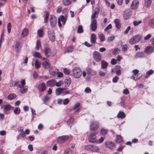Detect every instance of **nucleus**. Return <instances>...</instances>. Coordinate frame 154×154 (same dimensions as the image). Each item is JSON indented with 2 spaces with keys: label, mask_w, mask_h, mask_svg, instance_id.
I'll use <instances>...</instances> for the list:
<instances>
[{
  "label": "nucleus",
  "mask_w": 154,
  "mask_h": 154,
  "mask_svg": "<svg viewBox=\"0 0 154 154\" xmlns=\"http://www.w3.org/2000/svg\"><path fill=\"white\" fill-rule=\"evenodd\" d=\"M85 149L86 150L90 151L93 152H98L100 151L99 148L97 146L94 145H86L85 146Z\"/></svg>",
  "instance_id": "1"
},
{
  "label": "nucleus",
  "mask_w": 154,
  "mask_h": 154,
  "mask_svg": "<svg viewBox=\"0 0 154 154\" xmlns=\"http://www.w3.org/2000/svg\"><path fill=\"white\" fill-rule=\"evenodd\" d=\"M73 75L76 79L79 78L82 75V71L81 69L78 67H75L72 70Z\"/></svg>",
  "instance_id": "2"
},
{
  "label": "nucleus",
  "mask_w": 154,
  "mask_h": 154,
  "mask_svg": "<svg viewBox=\"0 0 154 154\" xmlns=\"http://www.w3.org/2000/svg\"><path fill=\"white\" fill-rule=\"evenodd\" d=\"M105 147L111 150H113L116 148V144L113 142L108 141L104 143Z\"/></svg>",
  "instance_id": "3"
},
{
  "label": "nucleus",
  "mask_w": 154,
  "mask_h": 154,
  "mask_svg": "<svg viewBox=\"0 0 154 154\" xmlns=\"http://www.w3.org/2000/svg\"><path fill=\"white\" fill-rule=\"evenodd\" d=\"M96 134L95 132H91L88 138V141L91 143H94L97 142L96 136Z\"/></svg>",
  "instance_id": "4"
},
{
  "label": "nucleus",
  "mask_w": 154,
  "mask_h": 154,
  "mask_svg": "<svg viewBox=\"0 0 154 154\" xmlns=\"http://www.w3.org/2000/svg\"><path fill=\"white\" fill-rule=\"evenodd\" d=\"M98 123L96 121H93L90 123V128L91 130H96L99 127Z\"/></svg>",
  "instance_id": "5"
},
{
  "label": "nucleus",
  "mask_w": 154,
  "mask_h": 154,
  "mask_svg": "<svg viewBox=\"0 0 154 154\" xmlns=\"http://www.w3.org/2000/svg\"><path fill=\"white\" fill-rule=\"evenodd\" d=\"M69 138V137L68 135H64L58 137L57 138L56 140L57 143H61L67 140Z\"/></svg>",
  "instance_id": "6"
},
{
  "label": "nucleus",
  "mask_w": 154,
  "mask_h": 154,
  "mask_svg": "<svg viewBox=\"0 0 154 154\" xmlns=\"http://www.w3.org/2000/svg\"><path fill=\"white\" fill-rule=\"evenodd\" d=\"M48 37L50 40L51 42H54L55 41V38L54 31L52 30L48 29Z\"/></svg>",
  "instance_id": "7"
},
{
  "label": "nucleus",
  "mask_w": 154,
  "mask_h": 154,
  "mask_svg": "<svg viewBox=\"0 0 154 154\" xmlns=\"http://www.w3.org/2000/svg\"><path fill=\"white\" fill-rule=\"evenodd\" d=\"M93 57L97 62H100L102 59V57L100 54L97 51H95L93 52Z\"/></svg>",
  "instance_id": "8"
},
{
  "label": "nucleus",
  "mask_w": 154,
  "mask_h": 154,
  "mask_svg": "<svg viewBox=\"0 0 154 154\" xmlns=\"http://www.w3.org/2000/svg\"><path fill=\"white\" fill-rule=\"evenodd\" d=\"M51 25L52 27H54L57 23V20L56 17L53 15H51L50 19Z\"/></svg>",
  "instance_id": "9"
},
{
  "label": "nucleus",
  "mask_w": 154,
  "mask_h": 154,
  "mask_svg": "<svg viewBox=\"0 0 154 154\" xmlns=\"http://www.w3.org/2000/svg\"><path fill=\"white\" fill-rule=\"evenodd\" d=\"M46 89V87L44 82H42L39 84L38 86V89L40 92L45 91Z\"/></svg>",
  "instance_id": "10"
},
{
  "label": "nucleus",
  "mask_w": 154,
  "mask_h": 154,
  "mask_svg": "<svg viewBox=\"0 0 154 154\" xmlns=\"http://www.w3.org/2000/svg\"><path fill=\"white\" fill-rule=\"evenodd\" d=\"M58 71V69L56 67L53 66L51 67L49 70L50 74L53 76L56 75Z\"/></svg>",
  "instance_id": "11"
},
{
  "label": "nucleus",
  "mask_w": 154,
  "mask_h": 154,
  "mask_svg": "<svg viewBox=\"0 0 154 154\" xmlns=\"http://www.w3.org/2000/svg\"><path fill=\"white\" fill-rule=\"evenodd\" d=\"M91 29L93 31H95L97 28V21L95 19H93L91 22L90 25Z\"/></svg>",
  "instance_id": "12"
},
{
  "label": "nucleus",
  "mask_w": 154,
  "mask_h": 154,
  "mask_svg": "<svg viewBox=\"0 0 154 154\" xmlns=\"http://www.w3.org/2000/svg\"><path fill=\"white\" fill-rule=\"evenodd\" d=\"M44 52L45 56L47 57H49L51 54L50 48L47 46H45Z\"/></svg>",
  "instance_id": "13"
},
{
  "label": "nucleus",
  "mask_w": 154,
  "mask_h": 154,
  "mask_svg": "<svg viewBox=\"0 0 154 154\" xmlns=\"http://www.w3.org/2000/svg\"><path fill=\"white\" fill-rule=\"evenodd\" d=\"M18 87L20 88V91L22 93H25L27 91V90L28 88V86L27 85L22 86L20 85H18Z\"/></svg>",
  "instance_id": "14"
},
{
  "label": "nucleus",
  "mask_w": 154,
  "mask_h": 154,
  "mask_svg": "<svg viewBox=\"0 0 154 154\" xmlns=\"http://www.w3.org/2000/svg\"><path fill=\"white\" fill-rule=\"evenodd\" d=\"M56 84V81L54 79L50 80L46 82L47 86L48 87H52L54 86Z\"/></svg>",
  "instance_id": "15"
},
{
  "label": "nucleus",
  "mask_w": 154,
  "mask_h": 154,
  "mask_svg": "<svg viewBox=\"0 0 154 154\" xmlns=\"http://www.w3.org/2000/svg\"><path fill=\"white\" fill-rule=\"evenodd\" d=\"M154 51L153 47L150 46L147 47L145 50V52L147 54H150Z\"/></svg>",
  "instance_id": "16"
},
{
  "label": "nucleus",
  "mask_w": 154,
  "mask_h": 154,
  "mask_svg": "<svg viewBox=\"0 0 154 154\" xmlns=\"http://www.w3.org/2000/svg\"><path fill=\"white\" fill-rule=\"evenodd\" d=\"M42 65L43 68L45 69H48L49 68L50 63L49 61L47 60H45L42 63Z\"/></svg>",
  "instance_id": "17"
},
{
  "label": "nucleus",
  "mask_w": 154,
  "mask_h": 154,
  "mask_svg": "<svg viewBox=\"0 0 154 154\" xmlns=\"http://www.w3.org/2000/svg\"><path fill=\"white\" fill-rule=\"evenodd\" d=\"M21 44L20 42H17L15 45V51L17 53L19 52L21 48Z\"/></svg>",
  "instance_id": "18"
},
{
  "label": "nucleus",
  "mask_w": 154,
  "mask_h": 154,
  "mask_svg": "<svg viewBox=\"0 0 154 154\" xmlns=\"http://www.w3.org/2000/svg\"><path fill=\"white\" fill-rule=\"evenodd\" d=\"M91 42L93 44L95 43L96 41V36L94 34H91L90 38Z\"/></svg>",
  "instance_id": "19"
},
{
  "label": "nucleus",
  "mask_w": 154,
  "mask_h": 154,
  "mask_svg": "<svg viewBox=\"0 0 154 154\" xmlns=\"http://www.w3.org/2000/svg\"><path fill=\"white\" fill-rule=\"evenodd\" d=\"M11 106L9 104L5 105L3 111L4 113L5 114H6V112L9 111L11 109Z\"/></svg>",
  "instance_id": "20"
},
{
  "label": "nucleus",
  "mask_w": 154,
  "mask_h": 154,
  "mask_svg": "<svg viewBox=\"0 0 154 154\" xmlns=\"http://www.w3.org/2000/svg\"><path fill=\"white\" fill-rule=\"evenodd\" d=\"M117 116L118 118H120L122 119L125 117V115L123 112L121 111L119 113Z\"/></svg>",
  "instance_id": "21"
},
{
  "label": "nucleus",
  "mask_w": 154,
  "mask_h": 154,
  "mask_svg": "<svg viewBox=\"0 0 154 154\" xmlns=\"http://www.w3.org/2000/svg\"><path fill=\"white\" fill-rule=\"evenodd\" d=\"M152 0H145V6L146 7H149L151 4Z\"/></svg>",
  "instance_id": "22"
},
{
  "label": "nucleus",
  "mask_w": 154,
  "mask_h": 154,
  "mask_svg": "<svg viewBox=\"0 0 154 154\" xmlns=\"http://www.w3.org/2000/svg\"><path fill=\"white\" fill-rule=\"evenodd\" d=\"M49 15V13L48 12L45 11L44 18V22L45 23H46L48 21Z\"/></svg>",
  "instance_id": "23"
},
{
  "label": "nucleus",
  "mask_w": 154,
  "mask_h": 154,
  "mask_svg": "<svg viewBox=\"0 0 154 154\" xmlns=\"http://www.w3.org/2000/svg\"><path fill=\"white\" fill-rule=\"evenodd\" d=\"M116 27L117 29H119L121 27L120 20L119 19H116L114 21Z\"/></svg>",
  "instance_id": "24"
},
{
  "label": "nucleus",
  "mask_w": 154,
  "mask_h": 154,
  "mask_svg": "<svg viewBox=\"0 0 154 154\" xmlns=\"http://www.w3.org/2000/svg\"><path fill=\"white\" fill-rule=\"evenodd\" d=\"M38 36L40 37L43 36L44 35V32L43 29H41L38 30Z\"/></svg>",
  "instance_id": "25"
},
{
  "label": "nucleus",
  "mask_w": 154,
  "mask_h": 154,
  "mask_svg": "<svg viewBox=\"0 0 154 154\" xmlns=\"http://www.w3.org/2000/svg\"><path fill=\"white\" fill-rule=\"evenodd\" d=\"M63 88H57L56 90V93L57 95H60L62 93V91H63Z\"/></svg>",
  "instance_id": "26"
},
{
  "label": "nucleus",
  "mask_w": 154,
  "mask_h": 154,
  "mask_svg": "<svg viewBox=\"0 0 154 154\" xmlns=\"http://www.w3.org/2000/svg\"><path fill=\"white\" fill-rule=\"evenodd\" d=\"M28 33V30L27 28H25L22 31L21 35L23 37H25L26 36Z\"/></svg>",
  "instance_id": "27"
},
{
  "label": "nucleus",
  "mask_w": 154,
  "mask_h": 154,
  "mask_svg": "<svg viewBox=\"0 0 154 154\" xmlns=\"http://www.w3.org/2000/svg\"><path fill=\"white\" fill-rule=\"evenodd\" d=\"M98 36L101 42H103L105 40V36L102 33L98 34Z\"/></svg>",
  "instance_id": "28"
},
{
  "label": "nucleus",
  "mask_w": 154,
  "mask_h": 154,
  "mask_svg": "<svg viewBox=\"0 0 154 154\" xmlns=\"http://www.w3.org/2000/svg\"><path fill=\"white\" fill-rule=\"evenodd\" d=\"M16 97V95L14 93L10 94L8 97V99L9 100H11L14 99Z\"/></svg>",
  "instance_id": "29"
},
{
  "label": "nucleus",
  "mask_w": 154,
  "mask_h": 154,
  "mask_svg": "<svg viewBox=\"0 0 154 154\" xmlns=\"http://www.w3.org/2000/svg\"><path fill=\"white\" fill-rule=\"evenodd\" d=\"M131 13H130L125 12L124 15V17L125 20H127L129 19Z\"/></svg>",
  "instance_id": "30"
},
{
  "label": "nucleus",
  "mask_w": 154,
  "mask_h": 154,
  "mask_svg": "<svg viewBox=\"0 0 154 154\" xmlns=\"http://www.w3.org/2000/svg\"><path fill=\"white\" fill-rule=\"evenodd\" d=\"M144 54L143 52H140L136 53L135 58L142 57L144 56Z\"/></svg>",
  "instance_id": "31"
},
{
  "label": "nucleus",
  "mask_w": 154,
  "mask_h": 154,
  "mask_svg": "<svg viewBox=\"0 0 154 154\" xmlns=\"http://www.w3.org/2000/svg\"><path fill=\"white\" fill-rule=\"evenodd\" d=\"M108 65L107 63L105 61L102 60L101 61V66L103 69L106 68Z\"/></svg>",
  "instance_id": "32"
},
{
  "label": "nucleus",
  "mask_w": 154,
  "mask_h": 154,
  "mask_svg": "<svg viewBox=\"0 0 154 154\" xmlns=\"http://www.w3.org/2000/svg\"><path fill=\"white\" fill-rule=\"evenodd\" d=\"M41 63L37 60H35V65L36 69H38L40 68L41 66Z\"/></svg>",
  "instance_id": "33"
},
{
  "label": "nucleus",
  "mask_w": 154,
  "mask_h": 154,
  "mask_svg": "<svg viewBox=\"0 0 154 154\" xmlns=\"http://www.w3.org/2000/svg\"><path fill=\"white\" fill-rule=\"evenodd\" d=\"M99 12V11H95L94 13L91 16V18L92 19H94V18H96V15H97Z\"/></svg>",
  "instance_id": "34"
},
{
  "label": "nucleus",
  "mask_w": 154,
  "mask_h": 154,
  "mask_svg": "<svg viewBox=\"0 0 154 154\" xmlns=\"http://www.w3.org/2000/svg\"><path fill=\"white\" fill-rule=\"evenodd\" d=\"M33 56L36 57H37L39 58H42V56L38 52H35L33 54Z\"/></svg>",
  "instance_id": "35"
},
{
  "label": "nucleus",
  "mask_w": 154,
  "mask_h": 154,
  "mask_svg": "<svg viewBox=\"0 0 154 154\" xmlns=\"http://www.w3.org/2000/svg\"><path fill=\"white\" fill-rule=\"evenodd\" d=\"M149 25L151 27L154 28V19L150 20L149 23Z\"/></svg>",
  "instance_id": "36"
},
{
  "label": "nucleus",
  "mask_w": 154,
  "mask_h": 154,
  "mask_svg": "<svg viewBox=\"0 0 154 154\" xmlns=\"http://www.w3.org/2000/svg\"><path fill=\"white\" fill-rule=\"evenodd\" d=\"M107 132V130L103 128L101 130L100 134L103 135H105Z\"/></svg>",
  "instance_id": "37"
},
{
  "label": "nucleus",
  "mask_w": 154,
  "mask_h": 154,
  "mask_svg": "<svg viewBox=\"0 0 154 154\" xmlns=\"http://www.w3.org/2000/svg\"><path fill=\"white\" fill-rule=\"evenodd\" d=\"M120 51V50L118 48H115L113 51L112 53L114 55H116L119 54Z\"/></svg>",
  "instance_id": "38"
},
{
  "label": "nucleus",
  "mask_w": 154,
  "mask_h": 154,
  "mask_svg": "<svg viewBox=\"0 0 154 154\" xmlns=\"http://www.w3.org/2000/svg\"><path fill=\"white\" fill-rule=\"evenodd\" d=\"M153 71L152 69H150L149 71H147L146 72V74L148 75L146 76L145 77V78H148L149 75L153 73Z\"/></svg>",
  "instance_id": "39"
},
{
  "label": "nucleus",
  "mask_w": 154,
  "mask_h": 154,
  "mask_svg": "<svg viewBox=\"0 0 154 154\" xmlns=\"http://www.w3.org/2000/svg\"><path fill=\"white\" fill-rule=\"evenodd\" d=\"M77 32L79 33H82L83 32L82 27L81 26H79L77 29Z\"/></svg>",
  "instance_id": "40"
},
{
  "label": "nucleus",
  "mask_w": 154,
  "mask_h": 154,
  "mask_svg": "<svg viewBox=\"0 0 154 154\" xmlns=\"http://www.w3.org/2000/svg\"><path fill=\"white\" fill-rule=\"evenodd\" d=\"M71 2V0H63V4L66 6L69 5Z\"/></svg>",
  "instance_id": "41"
},
{
  "label": "nucleus",
  "mask_w": 154,
  "mask_h": 154,
  "mask_svg": "<svg viewBox=\"0 0 154 154\" xmlns=\"http://www.w3.org/2000/svg\"><path fill=\"white\" fill-rule=\"evenodd\" d=\"M7 30L8 33H10L11 32V23H9L7 25Z\"/></svg>",
  "instance_id": "42"
},
{
  "label": "nucleus",
  "mask_w": 154,
  "mask_h": 154,
  "mask_svg": "<svg viewBox=\"0 0 154 154\" xmlns=\"http://www.w3.org/2000/svg\"><path fill=\"white\" fill-rule=\"evenodd\" d=\"M65 82L66 84L67 85L69 86L71 83V80L70 78H67L65 79Z\"/></svg>",
  "instance_id": "43"
},
{
  "label": "nucleus",
  "mask_w": 154,
  "mask_h": 154,
  "mask_svg": "<svg viewBox=\"0 0 154 154\" xmlns=\"http://www.w3.org/2000/svg\"><path fill=\"white\" fill-rule=\"evenodd\" d=\"M116 141L118 143H119L122 142V139L121 136L119 135L116 136Z\"/></svg>",
  "instance_id": "44"
},
{
  "label": "nucleus",
  "mask_w": 154,
  "mask_h": 154,
  "mask_svg": "<svg viewBox=\"0 0 154 154\" xmlns=\"http://www.w3.org/2000/svg\"><path fill=\"white\" fill-rule=\"evenodd\" d=\"M41 46L40 41V40H38L36 42V48L37 50H38Z\"/></svg>",
  "instance_id": "45"
},
{
  "label": "nucleus",
  "mask_w": 154,
  "mask_h": 154,
  "mask_svg": "<svg viewBox=\"0 0 154 154\" xmlns=\"http://www.w3.org/2000/svg\"><path fill=\"white\" fill-rule=\"evenodd\" d=\"M74 120V117L73 116H71L67 122L69 125H70L72 123Z\"/></svg>",
  "instance_id": "46"
},
{
  "label": "nucleus",
  "mask_w": 154,
  "mask_h": 154,
  "mask_svg": "<svg viewBox=\"0 0 154 154\" xmlns=\"http://www.w3.org/2000/svg\"><path fill=\"white\" fill-rule=\"evenodd\" d=\"M14 112L16 115L20 113V109L17 107H16L14 109Z\"/></svg>",
  "instance_id": "47"
},
{
  "label": "nucleus",
  "mask_w": 154,
  "mask_h": 154,
  "mask_svg": "<svg viewBox=\"0 0 154 154\" xmlns=\"http://www.w3.org/2000/svg\"><path fill=\"white\" fill-rule=\"evenodd\" d=\"M60 17L61 21L63 22V24H64L66 20V18L64 17L62 15H61Z\"/></svg>",
  "instance_id": "48"
},
{
  "label": "nucleus",
  "mask_w": 154,
  "mask_h": 154,
  "mask_svg": "<svg viewBox=\"0 0 154 154\" xmlns=\"http://www.w3.org/2000/svg\"><path fill=\"white\" fill-rule=\"evenodd\" d=\"M141 36L140 35H137L135 36V43L139 42L141 39Z\"/></svg>",
  "instance_id": "49"
},
{
  "label": "nucleus",
  "mask_w": 154,
  "mask_h": 154,
  "mask_svg": "<svg viewBox=\"0 0 154 154\" xmlns=\"http://www.w3.org/2000/svg\"><path fill=\"white\" fill-rule=\"evenodd\" d=\"M72 46H70L68 47L65 52H71L72 51Z\"/></svg>",
  "instance_id": "50"
},
{
  "label": "nucleus",
  "mask_w": 154,
  "mask_h": 154,
  "mask_svg": "<svg viewBox=\"0 0 154 154\" xmlns=\"http://www.w3.org/2000/svg\"><path fill=\"white\" fill-rule=\"evenodd\" d=\"M72 152V150L70 149H67L64 151L65 154H71Z\"/></svg>",
  "instance_id": "51"
},
{
  "label": "nucleus",
  "mask_w": 154,
  "mask_h": 154,
  "mask_svg": "<svg viewBox=\"0 0 154 154\" xmlns=\"http://www.w3.org/2000/svg\"><path fill=\"white\" fill-rule=\"evenodd\" d=\"M115 37L114 36H112L109 37L107 39V41L108 42H110L113 41L115 38Z\"/></svg>",
  "instance_id": "52"
},
{
  "label": "nucleus",
  "mask_w": 154,
  "mask_h": 154,
  "mask_svg": "<svg viewBox=\"0 0 154 154\" xmlns=\"http://www.w3.org/2000/svg\"><path fill=\"white\" fill-rule=\"evenodd\" d=\"M129 43L131 44H134L135 43V38L133 37L131 38L129 40Z\"/></svg>",
  "instance_id": "53"
},
{
  "label": "nucleus",
  "mask_w": 154,
  "mask_h": 154,
  "mask_svg": "<svg viewBox=\"0 0 154 154\" xmlns=\"http://www.w3.org/2000/svg\"><path fill=\"white\" fill-rule=\"evenodd\" d=\"M44 99L43 100V101L45 103H46L47 101L50 99V97L47 95L45 96L44 97Z\"/></svg>",
  "instance_id": "54"
},
{
  "label": "nucleus",
  "mask_w": 154,
  "mask_h": 154,
  "mask_svg": "<svg viewBox=\"0 0 154 154\" xmlns=\"http://www.w3.org/2000/svg\"><path fill=\"white\" fill-rule=\"evenodd\" d=\"M119 79V77L117 76H115L112 79V82L113 83H116L117 82Z\"/></svg>",
  "instance_id": "55"
},
{
  "label": "nucleus",
  "mask_w": 154,
  "mask_h": 154,
  "mask_svg": "<svg viewBox=\"0 0 154 154\" xmlns=\"http://www.w3.org/2000/svg\"><path fill=\"white\" fill-rule=\"evenodd\" d=\"M69 102V100L68 98H66L63 101V103L64 105L67 104Z\"/></svg>",
  "instance_id": "56"
},
{
  "label": "nucleus",
  "mask_w": 154,
  "mask_h": 154,
  "mask_svg": "<svg viewBox=\"0 0 154 154\" xmlns=\"http://www.w3.org/2000/svg\"><path fill=\"white\" fill-rule=\"evenodd\" d=\"M63 72L64 73L67 75H68L70 73V71L69 70L67 69L64 68L63 69Z\"/></svg>",
  "instance_id": "57"
},
{
  "label": "nucleus",
  "mask_w": 154,
  "mask_h": 154,
  "mask_svg": "<svg viewBox=\"0 0 154 154\" xmlns=\"http://www.w3.org/2000/svg\"><path fill=\"white\" fill-rule=\"evenodd\" d=\"M112 27L111 24H109L104 29L105 31H107L108 29H111Z\"/></svg>",
  "instance_id": "58"
},
{
  "label": "nucleus",
  "mask_w": 154,
  "mask_h": 154,
  "mask_svg": "<svg viewBox=\"0 0 154 154\" xmlns=\"http://www.w3.org/2000/svg\"><path fill=\"white\" fill-rule=\"evenodd\" d=\"M80 105V104L79 103H76L75 105L73 108V109L74 110L79 107Z\"/></svg>",
  "instance_id": "59"
},
{
  "label": "nucleus",
  "mask_w": 154,
  "mask_h": 154,
  "mask_svg": "<svg viewBox=\"0 0 154 154\" xmlns=\"http://www.w3.org/2000/svg\"><path fill=\"white\" fill-rule=\"evenodd\" d=\"M63 91H62V93L63 94V95L68 94L69 93V92L66 90V88H63Z\"/></svg>",
  "instance_id": "60"
},
{
  "label": "nucleus",
  "mask_w": 154,
  "mask_h": 154,
  "mask_svg": "<svg viewBox=\"0 0 154 154\" xmlns=\"http://www.w3.org/2000/svg\"><path fill=\"white\" fill-rule=\"evenodd\" d=\"M131 29V27L130 26H128L126 30L125 31L124 33L125 34H128V33L129 31Z\"/></svg>",
  "instance_id": "61"
},
{
  "label": "nucleus",
  "mask_w": 154,
  "mask_h": 154,
  "mask_svg": "<svg viewBox=\"0 0 154 154\" xmlns=\"http://www.w3.org/2000/svg\"><path fill=\"white\" fill-rule=\"evenodd\" d=\"M128 46L127 45H125L122 46V49L124 51H125L127 50Z\"/></svg>",
  "instance_id": "62"
},
{
  "label": "nucleus",
  "mask_w": 154,
  "mask_h": 154,
  "mask_svg": "<svg viewBox=\"0 0 154 154\" xmlns=\"http://www.w3.org/2000/svg\"><path fill=\"white\" fill-rule=\"evenodd\" d=\"M129 91L128 89H125L123 90V93L127 95L129 93Z\"/></svg>",
  "instance_id": "63"
},
{
  "label": "nucleus",
  "mask_w": 154,
  "mask_h": 154,
  "mask_svg": "<svg viewBox=\"0 0 154 154\" xmlns=\"http://www.w3.org/2000/svg\"><path fill=\"white\" fill-rule=\"evenodd\" d=\"M91 91V89L88 87L86 88L85 90V91L87 93H90Z\"/></svg>",
  "instance_id": "64"
}]
</instances>
